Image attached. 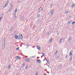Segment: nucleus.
Wrapping results in <instances>:
<instances>
[{"instance_id": "dca6fc26", "label": "nucleus", "mask_w": 75, "mask_h": 75, "mask_svg": "<svg viewBox=\"0 0 75 75\" xmlns=\"http://www.w3.org/2000/svg\"><path fill=\"white\" fill-rule=\"evenodd\" d=\"M52 38H51L50 40V43H51V42H52Z\"/></svg>"}, {"instance_id": "a211bd4d", "label": "nucleus", "mask_w": 75, "mask_h": 75, "mask_svg": "<svg viewBox=\"0 0 75 75\" xmlns=\"http://www.w3.org/2000/svg\"><path fill=\"white\" fill-rule=\"evenodd\" d=\"M12 9V7H11L10 8L9 10L8 11L9 12H10V11Z\"/></svg>"}, {"instance_id": "f03ea898", "label": "nucleus", "mask_w": 75, "mask_h": 75, "mask_svg": "<svg viewBox=\"0 0 75 75\" xmlns=\"http://www.w3.org/2000/svg\"><path fill=\"white\" fill-rule=\"evenodd\" d=\"M19 38H20V39H21V40L23 39V35H21V34H19Z\"/></svg>"}, {"instance_id": "f3484780", "label": "nucleus", "mask_w": 75, "mask_h": 75, "mask_svg": "<svg viewBox=\"0 0 75 75\" xmlns=\"http://www.w3.org/2000/svg\"><path fill=\"white\" fill-rule=\"evenodd\" d=\"M17 8H16L15 9V10L14 11V12H15V13H17Z\"/></svg>"}, {"instance_id": "4be33fe9", "label": "nucleus", "mask_w": 75, "mask_h": 75, "mask_svg": "<svg viewBox=\"0 0 75 75\" xmlns=\"http://www.w3.org/2000/svg\"><path fill=\"white\" fill-rule=\"evenodd\" d=\"M72 59V57H71L70 58V61H71V62Z\"/></svg>"}, {"instance_id": "a878e982", "label": "nucleus", "mask_w": 75, "mask_h": 75, "mask_svg": "<svg viewBox=\"0 0 75 75\" xmlns=\"http://www.w3.org/2000/svg\"><path fill=\"white\" fill-rule=\"evenodd\" d=\"M68 13V11H66L65 13V14H67V13Z\"/></svg>"}, {"instance_id": "bb28decb", "label": "nucleus", "mask_w": 75, "mask_h": 75, "mask_svg": "<svg viewBox=\"0 0 75 75\" xmlns=\"http://www.w3.org/2000/svg\"><path fill=\"white\" fill-rule=\"evenodd\" d=\"M57 52H58V51H56L55 52V54H57Z\"/></svg>"}, {"instance_id": "5fc2aeb1", "label": "nucleus", "mask_w": 75, "mask_h": 75, "mask_svg": "<svg viewBox=\"0 0 75 75\" xmlns=\"http://www.w3.org/2000/svg\"><path fill=\"white\" fill-rule=\"evenodd\" d=\"M43 61H44V60Z\"/></svg>"}, {"instance_id": "1a4fd4ad", "label": "nucleus", "mask_w": 75, "mask_h": 75, "mask_svg": "<svg viewBox=\"0 0 75 75\" xmlns=\"http://www.w3.org/2000/svg\"><path fill=\"white\" fill-rule=\"evenodd\" d=\"M11 65L9 64L8 66V69H10V68H11Z\"/></svg>"}, {"instance_id": "79ce46f5", "label": "nucleus", "mask_w": 75, "mask_h": 75, "mask_svg": "<svg viewBox=\"0 0 75 75\" xmlns=\"http://www.w3.org/2000/svg\"><path fill=\"white\" fill-rule=\"evenodd\" d=\"M26 69H27V68H28V67H26Z\"/></svg>"}, {"instance_id": "a18cd8bd", "label": "nucleus", "mask_w": 75, "mask_h": 75, "mask_svg": "<svg viewBox=\"0 0 75 75\" xmlns=\"http://www.w3.org/2000/svg\"><path fill=\"white\" fill-rule=\"evenodd\" d=\"M28 57V56H26L25 57V58H27Z\"/></svg>"}, {"instance_id": "c9c22d12", "label": "nucleus", "mask_w": 75, "mask_h": 75, "mask_svg": "<svg viewBox=\"0 0 75 75\" xmlns=\"http://www.w3.org/2000/svg\"><path fill=\"white\" fill-rule=\"evenodd\" d=\"M49 34H50V32H48L47 33V35H49Z\"/></svg>"}, {"instance_id": "7c9ffc66", "label": "nucleus", "mask_w": 75, "mask_h": 75, "mask_svg": "<svg viewBox=\"0 0 75 75\" xmlns=\"http://www.w3.org/2000/svg\"><path fill=\"white\" fill-rule=\"evenodd\" d=\"M19 50V47H18L16 48V50Z\"/></svg>"}, {"instance_id": "37998d69", "label": "nucleus", "mask_w": 75, "mask_h": 75, "mask_svg": "<svg viewBox=\"0 0 75 75\" xmlns=\"http://www.w3.org/2000/svg\"><path fill=\"white\" fill-rule=\"evenodd\" d=\"M42 57H43L42 56H41V58H42Z\"/></svg>"}, {"instance_id": "c756f323", "label": "nucleus", "mask_w": 75, "mask_h": 75, "mask_svg": "<svg viewBox=\"0 0 75 75\" xmlns=\"http://www.w3.org/2000/svg\"><path fill=\"white\" fill-rule=\"evenodd\" d=\"M62 39H60V42H61V41H62Z\"/></svg>"}, {"instance_id": "423d86ee", "label": "nucleus", "mask_w": 75, "mask_h": 75, "mask_svg": "<svg viewBox=\"0 0 75 75\" xmlns=\"http://www.w3.org/2000/svg\"><path fill=\"white\" fill-rule=\"evenodd\" d=\"M53 12H54V9L52 10L50 12L51 15V16L53 14Z\"/></svg>"}, {"instance_id": "e433bc0d", "label": "nucleus", "mask_w": 75, "mask_h": 75, "mask_svg": "<svg viewBox=\"0 0 75 75\" xmlns=\"http://www.w3.org/2000/svg\"><path fill=\"white\" fill-rule=\"evenodd\" d=\"M16 75H18V73H17Z\"/></svg>"}, {"instance_id": "aec40b11", "label": "nucleus", "mask_w": 75, "mask_h": 75, "mask_svg": "<svg viewBox=\"0 0 75 75\" xmlns=\"http://www.w3.org/2000/svg\"><path fill=\"white\" fill-rule=\"evenodd\" d=\"M75 4H73V5H72L71 7H75Z\"/></svg>"}, {"instance_id": "4c0bfd02", "label": "nucleus", "mask_w": 75, "mask_h": 75, "mask_svg": "<svg viewBox=\"0 0 75 75\" xmlns=\"http://www.w3.org/2000/svg\"><path fill=\"white\" fill-rule=\"evenodd\" d=\"M40 58V57H37V59H38V58Z\"/></svg>"}, {"instance_id": "20e7f679", "label": "nucleus", "mask_w": 75, "mask_h": 75, "mask_svg": "<svg viewBox=\"0 0 75 75\" xmlns=\"http://www.w3.org/2000/svg\"><path fill=\"white\" fill-rule=\"evenodd\" d=\"M73 52V51H70V52L69 56L71 57H72V53Z\"/></svg>"}, {"instance_id": "c03bdc74", "label": "nucleus", "mask_w": 75, "mask_h": 75, "mask_svg": "<svg viewBox=\"0 0 75 75\" xmlns=\"http://www.w3.org/2000/svg\"><path fill=\"white\" fill-rule=\"evenodd\" d=\"M31 58H35V57H33V56L31 57Z\"/></svg>"}, {"instance_id": "c85d7f7f", "label": "nucleus", "mask_w": 75, "mask_h": 75, "mask_svg": "<svg viewBox=\"0 0 75 75\" xmlns=\"http://www.w3.org/2000/svg\"><path fill=\"white\" fill-rule=\"evenodd\" d=\"M13 30V28H11L10 29V31H11Z\"/></svg>"}, {"instance_id": "ddd939ff", "label": "nucleus", "mask_w": 75, "mask_h": 75, "mask_svg": "<svg viewBox=\"0 0 75 75\" xmlns=\"http://www.w3.org/2000/svg\"><path fill=\"white\" fill-rule=\"evenodd\" d=\"M40 8L39 9V11H38V13H40V11H42V8ZM41 9V10H40V9Z\"/></svg>"}, {"instance_id": "9b49d317", "label": "nucleus", "mask_w": 75, "mask_h": 75, "mask_svg": "<svg viewBox=\"0 0 75 75\" xmlns=\"http://www.w3.org/2000/svg\"><path fill=\"white\" fill-rule=\"evenodd\" d=\"M54 5V2L52 1V3L51 4L50 6H51V8H52V6Z\"/></svg>"}, {"instance_id": "3c124183", "label": "nucleus", "mask_w": 75, "mask_h": 75, "mask_svg": "<svg viewBox=\"0 0 75 75\" xmlns=\"http://www.w3.org/2000/svg\"><path fill=\"white\" fill-rule=\"evenodd\" d=\"M38 11V10H36V11Z\"/></svg>"}, {"instance_id": "39448f33", "label": "nucleus", "mask_w": 75, "mask_h": 75, "mask_svg": "<svg viewBox=\"0 0 75 75\" xmlns=\"http://www.w3.org/2000/svg\"><path fill=\"white\" fill-rule=\"evenodd\" d=\"M36 61L37 62H38L39 64H40V63L41 62V61L40 60V59H38V60L37 59Z\"/></svg>"}, {"instance_id": "2f4dec72", "label": "nucleus", "mask_w": 75, "mask_h": 75, "mask_svg": "<svg viewBox=\"0 0 75 75\" xmlns=\"http://www.w3.org/2000/svg\"><path fill=\"white\" fill-rule=\"evenodd\" d=\"M67 57H68V55H66L65 57L66 58H67Z\"/></svg>"}, {"instance_id": "4468645a", "label": "nucleus", "mask_w": 75, "mask_h": 75, "mask_svg": "<svg viewBox=\"0 0 75 75\" xmlns=\"http://www.w3.org/2000/svg\"><path fill=\"white\" fill-rule=\"evenodd\" d=\"M71 37H70L69 38V42H70L71 41Z\"/></svg>"}, {"instance_id": "09e8293b", "label": "nucleus", "mask_w": 75, "mask_h": 75, "mask_svg": "<svg viewBox=\"0 0 75 75\" xmlns=\"http://www.w3.org/2000/svg\"><path fill=\"white\" fill-rule=\"evenodd\" d=\"M44 75H46V74H44Z\"/></svg>"}, {"instance_id": "58836bf2", "label": "nucleus", "mask_w": 75, "mask_h": 75, "mask_svg": "<svg viewBox=\"0 0 75 75\" xmlns=\"http://www.w3.org/2000/svg\"><path fill=\"white\" fill-rule=\"evenodd\" d=\"M57 58H59V56H58L57 57Z\"/></svg>"}, {"instance_id": "2eb2a0df", "label": "nucleus", "mask_w": 75, "mask_h": 75, "mask_svg": "<svg viewBox=\"0 0 75 75\" xmlns=\"http://www.w3.org/2000/svg\"><path fill=\"white\" fill-rule=\"evenodd\" d=\"M14 17L15 18H16V13L14 14Z\"/></svg>"}, {"instance_id": "f704fd0d", "label": "nucleus", "mask_w": 75, "mask_h": 75, "mask_svg": "<svg viewBox=\"0 0 75 75\" xmlns=\"http://www.w3.org/2000/svg\"><path fill=\"white\" fill-rule=\"evenodd\" d=\"M10 6H11V7H13V5H12V4H11V5H10Z\"/></svg>"}, {"instance_id": "b1692460", "label": "nucleus", "mask_w": 75, "mask_h": 75, "mask_svg": "<svg viewBox=\"0 0 75 75\" xmlns=\"http://www.w3.org/2000/svg\"><path fill=\"white\" fill-rule=\"evenodd\" d=\"M40 14H38L37 16L38 17H40Z\"/></svg>"}, {"instance_id": "f257e3e1", "label": "nucleus", "mask_w": 75, "mask_h": 75, "mask_svg": "<svg viewBox=\"0 0 75 75\" xmlns=\"http://www.w3.org/2000/svg\"><path fill=\"white\" fill-rule=\"evenodd\" d=\"M8 0L6 2L5 4V6H4L3 8H5V7H6V6H7V5H8Z\"/></svg>"}, {"instance_id": "412c9836", "label": "nucleus", "mask_w": 75, "mask_h": 75, "mask_svg": "<svg viewBox=\"0 0 75 75\" xmlns=\"http://www.w3.org/2000/svg\"><path fill=\"white\" fill-rule=\"evenodd\" d=\"M17 3H18V4H19V3H21V1H17Z\"/></svg>"}, {"instance_id": "a19ab883", "label": "nucleus", "mask_w": 75, "mask_h": 75, "mask_svg": "<svg viewBox=\"0 0 75 75\" xmlns=\"http://www.w3.org/2000/svg\"><path fill=\"white\" fill-rule=\"evenodd\" d=\"M1 19H2V18L1 17H0V20H1Z\"/></svg>"}, {"instance_id": "864d4df0", "label": "nucleus", "mask_w": 75, "mask_h": 75, "mask_svg": "<svg viewBox=\"0 0 75 75\" xmlns=\"http://www.w3.org/2000/svg\"><path fill=\"white\" fill-rule=\"evenodd\" d=\"M23 58L24 59L25 58Z\"/></svg>"}, {"instance_id": "8fccbe9b", "label": "nucleus", "mask_w": 75, "mask_h": 75, "mask_svg": "<svg viewBox=\"0 0 75 75\" xmlns=\"http://www.w3.org/2000/svg\"><path fill=\"white\" fill-rule=\"evenodd\" d=\"M22 18H24V16H23L22 17Z\"/></svg>"}, {"instance_id": "f8f14e48", "label": "nucleus", "mask_w": 75, "mask_h": 75, "mask_svg": "<svg viewBox=\"0 0 75 75\" xmlns=\"http://www.w3.org/2000/svg\"><path fill=\"white\" fill-rule=\"evenodd\" d=\"M16 59H20V57L19 56H17L15 57Z\"/></svg>"}, {"instance_id": "de8ad7c7", "label": "nucleus", "mask_w": 75, "mask_h": 75, "mask_svg": "<svg viewBox=\"0 0 75 75\" xmlns=\"http://www.w3.org/2000/svg\"><path fill=\"white\" fill-rule=\"evenodd\" d=\"M59 67H61V65H59Z\"/></svg>"}, {"instance_id": "6ab92c4d", "label": "nucleus", "mask_w": 75, "mask_h": 75, "mask_svg": "<svg viewBox=\"0 0 75 75\" xmlns=\"http://www.w3.org/2000/svg\"><path fill=\"white\" fill-rule=\"evenodd\" d=\"M41 54H42L43 57H45V54H44V53H42Z\"/></svg>"}, {"instance_id": "6e6552de", "label": "nucleus", "mask_w": 75, "mask_h": 75, "mask_svg": "<svg viewBox=\"0 0 75 75\" xmlns=\"http://www.w3.org/2000/svg\"><path fill=\"white\" fill-rule=\"evenodd\" d=\"M25 60L26 62H29V61H30V59H29L28 58H27L26 59H25Z\"/></svg>"}, {"instance_id": "393cba45", "label": "nucleus", "mask_w": 75, "mask_h": 75, "mask_svg": "<svg viewBox=\"0 0 75 75\" xmlns=\"http://www.w3.org/2000/svg\"><path fill=\"white\" fill-rule=\"evenodd\" d=\"M75 23V22H73L72 23V24L73 25H74V24Z\"/></svg>"}, {"instance_id": "cd10ccee", "label": "nucleus", "mask_w": 75, "mask_h": 75, "mask_svg": "<svg viewBox=\"0 0 75 75\" xmlns=\"http://www.w3.org/2000/svg\"><path fill=\"white\" fill-rule=\"evenodd\" d=\"M71 23V21H69L68 22V23L69 24H70Z\"/></svg>"}, {"instance_id": "473e14b6", "label": "nucleus", "mask_w": 75, "mask_h": 75, "mask_svg": "<svg viewBox=\"0 0 75 75\" xmlns=\"http://www.w3.org/2000/svg\"><path fill=\"white\" fill-rule=\"evenodd\" d=\"M24 65H25V63L23 62V66H24Z\"/></svg>"}, {"instance_id": "6e6d98bb", "label": "nucleus", "mask_w": 75, "mask_h": 75, "mask_svg": "<svg viewBox=\"0 0 75 75\" xmlns=\"http://www.w3.org/2000/svg\"><path fill=\"white\" fill-rule=\"evenodd\" d=\"M3 50H4V49H3Z\"/></svg>"}, {"instance_id": "9d476101", "label": "nucleus", "mask_w": 75, "mask_h": 75, "mask_svg": "<svg viewBox=\"0 0 75 75\" xmlns=\"http://www.w3.org/2000/svg\"><path fill=\"white\" fill-rule=\"evenodd\" d=\"M46 61L47 64H49L50 63V62H49V60L48 59V58H46Z\"/></svg>"}, {"instance_id": "7ed1b4c3", "label": "nucleus", "mask_w": 75, "mask_h": 75, "mask_svg": "<svg viewBox=\"0 0 75 75\" xmlns=\"http://www.w3.org/2000/svg\"><path fill=\"white\" fill-rule=\"evenodd\" d=\"M14 38L16 40H19V37L17 35H15L14 36Z\"/></svg>"}, {"instance_id": "603ef678", "label": "nucleus", "mask_w": 75, "mask_h": 75, "mask_svg": "<svg viewBox=\"0 0 75 75\" xmlns=\"http://www.w3.org/2000/svg\"><path fill=\"white\" fill-rule=\"evenodd\" d=\"M2 17H3L2 16V17H1V18H2Z\"/></svg>"}, {"instance_id": "ea45409f", "label": "nucleus", "mask_w": 75, "mask_h": 75, "mask_svg": "<svg viewBox=\"0 0 75 75\" xmlns=\"http://www.w3.org/2000/svg\"><path fill=\"white\" fill-rule=\"evenodd\" d=\"M47 73H48V74H49V73H50V72H48V71H47Z\"/></svg>"}, {"instance_id": "5701e85b", "label": "nucleus", "mask_w": 75, "mask_h": 75, "mask_svg": "<svg viewBox=\"0 0 75 75\" xmlns=\"http://www.w3.org/2000/svg\"><path fill=\"white\" fill-rule=\"evenodd\" d=\"M57 35H59V31H57Z\"/></svg>"}, {"instance_id": "0eeeda50", "label": "nucleus", "mask_w": 75, "mask_h": 75, "mask_svg": "<svg viewBox=\"0 0 75 75\" xmlns=\"http://www.w3.org/2000/svg\"><path fill=\"white\" fill-rule=\"evenodd\" d=\"M37 47L38 50H39V51H41V50H40V47L39 46H37Z\"/></svg>"}, {"instance_id": "72a5a7b5", "label": "nucleus", "mask_w": 75, "mask_h": 75, "mask_svg": "<svg viewBox=\"0 0 75 75\" xmlns=\"http://www.w3.org/2000/svg\"><path fill=\"white\" fill-rule=\"evenodd\" d=\"M38 74V73L36 72L35 74V75H37Z\"/></svg>"}, {"instance_id": "49530a36", "label": "nucleus", "mask_w": 75, "mask_h": 75, "mask_svg": "<svg viewBox=\"0 0 75 75\" xmlns=\"http://www.w3.org/2000/svg\"><path fill=\"white\" fill-rule=\"evenodd\" d=\"M28 65H26V67H28Z\"/></svg>"}]
</instances>
